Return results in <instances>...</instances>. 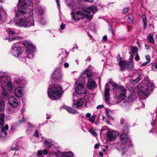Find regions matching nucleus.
Wrapping results in <instances>:
<instances>
[{"mask_svg":"<svg viewBox=\"0 0 157 157\" xmlns=\"http://www.w3.org/2000/svg\"><path fill=\"white\" fill-rule=\"evenodd\" d=\"M109 92V85L108 84H106L105 85L104 95L105 97V101L107 104H109V99H110V94Z\"/></svg>","mask_w":157,"mask_h":157,"instance_id":"dca6fc26","label":"nucleus"},{"mask_svg":"<svg viewBox=\"0 0 157 157\" xmlns=\"http://www.w3.org/2000/svg\"><path fill=\"white\" fill-rule=\"evenodd\" d=\"M133 20V16L132 14H130L128 15V22L130 24H132Z\"/></svg>","mask_w":157,"mask_h":157,"instance_id":"7c9ffc66","label":"nucleus"},{"mask_svg":"<svg viewBox=\"0 0 157 157\" xmlns=\"http://www.w3.org/2000/svg\"><path fill=\"white\" fill-rule=\"evenodd\" d=\"M14 81L17 84H19L22 82V78H17Z\"/></svg>","mask_w":157,"mask_h":157,"instance_id":"72a5a7b5","label":"nucleus"},{"mask_svg":"<svg viewBox=\"0 0 157 157\" xmlns=\"http://www.w3.org/2000/svg\"><path fill=\"white\" fill-rule=\"evenodd\" d=\"M90 97L86 95H85L84 98H82L83 101L85 103V106L86 107L87 104L89 102V100Z\"/></svg>","mask_w":157,"mask_h":157,"instance_id":"a878e982","label":"nucleus"},{"mask_svg":"<svg viewBox=\"0 0 157 157\" xmlns=\"http://www.w3.org/2000/svg\"><path fill=\"white\" fill-rule=\"evenodd\" d=\"M74 48L78 49V47L77 45H76L74 47Z\"/></svg>","mask_w":157,"mask_h":157,"instance_id":"774afa93","label":"nucleus"},{"mask_svg":"<svg viewBox=\"0 0 157 157\" xmlns=\"http://www.w3.org/2000/svg\"><path fill=\"white\" fill-rule=\"evenodd\" d=\"M138 51L137 48L136 46L132 47L130 48V51H129V53L132 55L137 52Z\"/></svg>","mask_w":157,"mask_h":157,"instance_id":"b1692460","label":"nucleus"},{"mask_svg":"<svg viewBox=\"0 0 157 157\" xmlns=\"http://www.w3.org/2000/svg\"><path fill=\"white\" fill-rule=\"evenodd\" d=\"M97 8L95 6H84L81 10L78 11L74 13H72V16L73 19L78 21L85 17L91 19L93 17V13L91 14V12H96Z\"/></svg>","mask_w":157,"mask_h":157,"instance_id":"f03ea898","label":"nucleus"},{"mask_svg":"<svg viewBox=\"0 0 157 157\" xmlns=\"http://www.w3.org/2000/svg\"><path fill=\"white\" fill-rule=\"evenodd\" d=\"M148 40L151 43H153L154 44V40L153 37V34L151 33H150L147 38Z\"/></svg>","mask_w":157,"mask_h":157,"instance_id":"c85d7f7f","label":"nucleus"},{"mask_svg":"<svg viewBox=\"0 0 157 157\" xmlns=\"http://www.w3.org/2000/svg\"><path fill=\"white\" fill-rule=\"evenodd\" d=\"M86 2H92L94 0H85Z\"/></svg>","mask_w":157,"mask_h":157,"instance_id":"69168bd1","label":"nucleus"},{"mask_svg":"<svg viewBox=\"0 0 157 157\" xmlns=\"http://www.w3.org/2000/svg\"><path fill=\"white\" fill-rule=\"evenodd\" d=\"M8 103L11 107L14 108L17 107L21 105L19 98L14 96H12L10 98Z\"/></svg>","mask_w":157,"mask_h":157,"instance_id":"9b49d317","label":"nucleus"},{"mask_svg":"<svg viewBox=\"0 0 157 157\" xmlns=\"http://www.w3.org/2000/svg\"><path fill=\"white\" fill-rule=\"evenodd\" d=\"M56 3L57 4V6L59 8H60V4L59 3V0H56Z\"/></svg>","mask_w":157,"mask_h":157,"instance_id":"864d4df0","label":"nucleus"},{"mask_svg":"<svg viewBox=\"0 0 157 157\" xmlns=\"http://www.w3.org/2000/svg\"><path fill=\"white\" fill-rule=\"evenodd\" d=\"M141 17L142 19V22L144 25V28L146 29L147 25V19L146 16L144 14H143L142 15Z\"/></svg>","mask_w":157,"mask_h":157,"instance_id":"5701e85b","label":"nucleus"},{"mask_svg":"<svg viewBox=\"0 0 157 157\" xmlns=\"http://www.w3.org/2000/svg\"><path fill=\"white\" fill-rule=\"evenodd\" d=\"M135 59L137 61L140 60V57L138 54H136V56L135 58Z\"/></svg>","mask_w":157,"mask_h":157,"instance_id":"49530a36","label":"nucleus"},{"mask_svg":"<svg viewBox=\"0 0 157 157\" xmlns=\"http://www.w3.org/2000/svg\"><path fill=\"white\" fill-rule=\"evenodd\" d=\"M122 130V134L121 136V141L123 143H126V144L129 145V143H131V140L128 137L127 133L128 132V128L127 126L124 128ZM132 145V144L130 143L129 146H131Z\"/></svg>","mask_w":157,"mask_h":157,"instance_id":"1a4fd4ad","label":"nucleus"},{"mask_svg":"<svg viewBox=\"0 0 157 157\" xmlns=\"http://www.w3.org/2000/svg\"><path fill=\"white\" fill-rule=\"evenodd\" d=\"M96 117V115H94L92 116V117L89 119V120L92 123H94L95 120V118Z\"/></svg>","mask_w":157,"mask_h":157,"instance_id":"4c0bfd02","label":"nucleus"},{"mask_svg":"<svg viewBox=\"0 0 157 157\" xmlns=\"http://www.w3.org/2000/svg\"><path fill=\"white\" fill-rule=\"evenodd\" d=\"M43 144L47 148H50L52 145V141L49 139H45L42 137Z\"/></svg>","mask_w":157,"mask_h":157,"instance_id":"6ab92c4d","label":"nucleus"},{"mask_svg":"<svg viewBox=\"0 0 157 157\" xmlns=\"http://www.w3.org/2000/svg\"><path fill=\"white\" fill-rule=\"evenodd\" d=\"M9 33L10 34H14L15 32L11 30V31H10L9 32Z\"/></svg>","mask_w":157,"mask_h":157,"instance_id":"e2e57ef3","label":"nucleus"},{"mask_svg":"<svg viewBox=\"0 0 157 157\" xmlns=\"http://www.w3.org/2000/svg\"><path fill=\"white\" fill-rule=\"evenodd\" d=\"M99 146V144H97L94 145V148L95 149L98 148Z\"/></svg>","mask_w":157,"mask_h":157,"instance_id":"bf43d9fd","label":"nucleus"},{"mask_svg":"<svg viewBox=\"0 0 157 157\" xmlns=\"http://www.w3.org/2000/svg\"><path fill=\"white\" fill-rule=\"evenodd\" d=\"M0 85L3 98L5 99H8L10 93L13 90V86L10 77L6 76L5 72H0Z\"/></svg>","mask_w":157,"mask_h":157,"instance_id":"f257e3e1","label":"nucleus"},{"mask_svg":"<svg viewBox=\"0 0 157 157\" xmlns=\"http://www.w3.org/2000/svg\"><path fill=\"white\" fill-rule=\"evenodd\" d=\"M39 132L38 131L36 130L33 134L34 136L36 138H38L39 137Z\"/></svg>","mask_w":157,"mask_h":157,"instance_id":"c03bdc74","label":"nucleus"},{"mask_svg":"<svg viewBox=\"0 0 157 157\" xmlns=\"http://www.w3.org/2000/svg\"><path fill=\"white\" fill-rule=\"evenodd\" d=\"M130 59V62L126 63L125 67V68H127L128 70H130L134 67L133 57H131Z\"/></svg>","mask_w":157,"mask_h":157,"instance_id":"aec40b11","label":"nucleus"},{"mask_svg":"<svg viewBox=\"0 0 157 157\" xmlns=\"http://www.w3.org/2000/svg\"><path fill=\"white\" fill-rule=\"evenodd\" d=\"M89 132L94 136H97V133L92 129H90Z\"/></svg>","mask_w":157,"mask_h":157,"instance_id":"58836bf2","label":"nucleus"},{"mask_svg":"<svg viewBox=\"0 0 157 157\" xmlns=\"http://www.w3.org/2000/svg\"><path fill=\"white\" fill-rule=\"evenodd\" d=\"M146 59L147 60V62H148L149 63L150 61V57L149 56H147L145 57Z\"/></svg>","mask_w":157,"mask_h":157,"instance_id":"de8ad7c7","label":"nucleus"},{"mask_svg":"<svg viewBox=\"0 0 157 157\" xmlns=\"http://www.w3.org/2000/svg\"><path fill=\"white\" fill-rule=\"evenodd\" d=\"M40 156L43 153L44 155H47L48 153V151L47 150H44L42 151L40 150Z\"/></svg>","mask_w":157,"mask_h":157,"instance_id":"79ce46f5","label":"nucleus"},{"mask_svg":"<svg viewBox=\"0 0 157 157\" xmlns=\"http://www.w3.org/2000/svg\"><path fill=\"white\" fill-rule=\"evenodd\" d=\"M18 149V147L17 145L14 144L12 146L11 148L12 151H17Z\"/></svg>","mask_w":157,"mask_h":157,"instance_id":"473e14b6","label":"nucleus"},{"mask_svg":"<svg viewBox=\"0 0 157 157\" xmlns=\"http://www.w3.org/2000/svg\"><path fill=\"white\" fill-rule=\"evenodd\" d=\"M83 103V100L82 99H78L77 100H74V106L77 108L81 107Z\"/></svg>","mask_w":157,"mask_h":157,"instance_id":"412c9836","label":"nucleus"},{"mask_svg":"<svg viewBox=\"0 0 157 157\" xmlns=\"http://www.w3.org/2000/svg\"><path fill=\"white\" fill-rule=\"evenodd\" d=\"M47 23L46 21H45V19L44 18H41V19H40V24H42L44 25Z\"/></svg>","mask_w":157,"mask_h":157,"instance_id":"e433bc0d","label":"nucleus"},{"mask_svg":"<svg viewBox=\"0 0 157 157\" xmlns=\"http://www.w3.org/2000/svg\"><path fill=\"white\" fill-rule=\"evenodd\" d=\"M9 128V126L7 124L5 125L4 127L3 125L0 124V136L2 137H5L7 135L6 131Z\"/></svg>","mask_w":157,"mask_h":157,"instance_id":"2eb2a0df","label":"nucleus"},{"mask_svg":"<svg viewBox=\"0 0 157 157\" xmlns=\"http://www.w3.org/2000/svg\"><path fill=\"white\" fill-rule=\"evenodd\" d=\"M129 8L128 7L124 8L123 10V12H124V13H126L128 12V11Z\"/></svg>","mask_w":157,"mask_h":157,"instance_id":"09e8293b","label":"nucleus"},{"mask_svg":"<svg viewBox=\"0 0 157 157\" xmlns=\"http://www.w3.org/2000/svg\"><path fill=\"white\" fill-rule=\"evenodd\" d=\"M103 106H104V105H98L97 107L96 108H97V109H99L101 108H102L103 107Z\"/></svg>","mask_w":157,"mask_h":157,"instance_id":"3c124183","label":"nucleus"},{"mask_svg":"<svg viewBox=\"0 0 157 157\" xmlns=\"http://www.w3.org/2000/svg\"><path fill=\"white\" fill-rule=\"evenodd\" d=\"M82 75H86L88 79L87 86L89 89L94 88L96 86L95 82L94 80H90L91 76V72L90 70L86 69L82 72Z\"/></svg>","mask_w":157,"mask_h":157,"instance_id":"6e6552de","label":"nucleus"},{"mask_svg":"<svg viewBox=\"0 0 157 157\" xmlns=\"http://www.w3.org/2000/svg\"><path fill=\"white\" fill-rule=\"evenodd\" d=\"M24 89L21 86L17 87L14 90V94L17 97H21L23 95Z\"/></svg>","mask_w":157,"mask_h":157,"instance_id":"f3484780","label":"nucleus"},{"mask_svg":"<svg viewBox=\"0 0 157 157\" xmlns=\"http://www.w3.org/2000/svg\"><path fill=\"white\" fill-rule=\"evenodd\" d=\"M5 108L4 101L3 100H0V112L4 110Z\"/></svg>","mask_w":157,"mask_h":157,"instance_id":"bb28decb","label":"nucleus"},{"mask_svg":"<svg viewBox=\"0 0 157 157\" xmlns=\"http://www.w3.org/2000/svg\"><path fill=\"white\" fill-rule=\"evenodd\" d=\"M126 64V63L123 60H121L119 62V64L121 70H123L125 68Z\"/></svg>","mask_w":157,"mask_h":157,"instance_id":"393cba45","label":"nucleus"},{"mask_svg":"<svg viewBox=\"0 0 157 157\" xmlns=\"http://www.w3.org/2000/svg\"><path fill=\"white\" fill-rule=\"evenodd\" d=\"M63 93L61 86L58 85L52 84L50 86L48 90L49 97L52 100L59 98Z\"/></svg>","mask_w":157,"mask_h":157,"instance_id":"7ed1b4c3","label":"nucleus"},{"mask_svg":"<svg viewBox=\"0 0 157 157\" xmlns=\"http://www.w3.org/2000/svg\"><path fill=\"white\" fill-rule=\"evenodd\" d=\"M66 109L68 112L71 113L75 114L77 113V111H76L72 109L70 107H67Z\"/></svg>","mask_w":157,"mask_h":157,"instance_id":"c756f323","label":"nucleus"},{"mask_svg":"<svg viewBox=\"0 0 157 157\" xmlns=\"http://www.w3.org/2000/svg\"><path fill=\"white\" fill-rule=\"evenodd\" d=\"M126 89L124 87L120 88L118 93V95L119 98L121 100H123L125 98L126 95Z\"/></svg>","mask_w":157,"mask_h":157,"instance_id":"a211bd4d","label":"nucleus"},{"mask_svg":"<svg viewBox=\"0 0 157 157\" xmlns=\"http://www.w3.org/2000/svg\"><path fill=\"white\" fill-rule=\"evenodd\" d=\"M20 60L23 62H25L26 61V59L25 57L22 58L20 59Z\"/></svg>","mask_w":157,"mask_h":157,"instance_id":"6e6d98bb","label":"nucleus"},{"mask_svg":"<svg viewBox=\"0 0 157 157\" xmlns=\"http://www.w3.org/2000/svg\"><path fill=\"white\" fill-rule=\"evenodd\" d=\"M10 109H8V113H13V111H10Z\"/></svg>","mask_w":157,"mask_h":157,"instance_id":"338daca9","label":"nucleus"},{"mask_svg":"<svg viewBox=\"0 0 157 157\" xmlns=\"http://www.w3.org/2000/svg\"><path fill=\"white\" fill-rule=\"evenodd\" d=\"M108 138L109 141L115 140L118 135V132L114 131H108L106 134Z\"/></svg>","mask_w":157,"mask_h":157,"instance_id":"ddd939ff","label":"nucleus"},{"mask_svg":"<svg viewBox=\"0 0 157 157\" xmlns=\"http://www.w3.org/2000/svg\"><path fill=\"white\" fill-rule=\"evenodd\" d=\"M82 79H83V81L82 83L80 84H79L77 87L75 88V93L73 94V97L74 98H75V97H78V96H77V95H80L85 93V89L82 84L85 81L84 76H81L78 79V81H80Z\"/></svg>","mask_w":157,"mask_h":157,"instance_id":"0eeeda50","label":"nucleus"},{"mask_svg":"<svg viewBox=\"0 0 157 157\" xmlns=\"http://www.w3.org/2000/svg\"><path fill=\"white\" fill-rule=\"evenodd\" d=\"M30 2L29 0H19L18 4V11L16 13L17 17H21L26 13V9L29 5Z\"/></svg>","mask_w":157,"mask_h":157,"instance_id":"423d86ee","label":"nucleus"},{"mask_svg":"<svg viewBox=\"0 0 157 157\" xmlns=\"http://www.w3.org/2000/svg\"><path fill=\"white\" fill-rule=\"evenodd\" d=\"M19 39V37H12L11 38V40H18Z\"/></svg>","mask_w":157,"mask_h":157,"instance_id":"13d9d810","label":"nucleus"},{"mask_svg":"<svg viewBox=\"0 0 157 157\" xmlns=\"http://www.w3.org/2000/svg\"><path fill=\"white\" fill-rule=\"evenodd\" d=\"M149 63L147 61L146 62L142 64L141 65V66L142 67H144L146 66V65H147V64H148Z\"/></svg>","mask_w":157,"mask_h":157,"instance_id":"8fccbe9b","label":"nucleus"},{"mask_svg":"<svg viewBox=\"0 0 157 157\" xmlns=\"http://www.w3.org/2000/svg\"><path fill=\"white\" fill-rule=\"evenodd\" d=\"M15 24L20 27H29L34 26V23L33 17L30 15L26 18H18L15 21Z\"/></svg>","mask_w":157,"mask_h":157,"instance_id":"39448f33","label":"nucleus"},{"mask_svg":"<svg viewBox=\"0 0 157 157\" xmlns=\"http://www.w3.org/2000/svg\"><path fill=\"white\" fill-rule=\"evenodd\" d=\"M34 127V126L32 124H31L29 123V126L28 128H32Z\"/></svg>","mask_w":157,"mask_h":157,"instance_id":"603ef678","label":"nucleus"},{"mask_svg":"<svg viewBox=\"0 0 157 157\" xmlns=\"http://www.w3.org/2000/svg\"><path fill=\"white\" fill-rule=\"evenodd\" d=\"M154 88L153 84L149 81L143 80L140 85V92L144 95L148 96Z\"/></svg>","mask_w":157,"mask_h":157,"instance_id":"20e7f679","label":"nucleus"},{"mask_svg":"<svg viewBox=\"0 0 157 157\" xmlns=\"http://www.w3.org/2000/svg\"><path fill=\"white\" fill-rule=\"evenodd\" d=\"M109 82L114 88H116L118 87L116 83L113 82L112 81H110Z\"/></svg>","mask_w":157,"mask_h":157,"instance_id":"37998d69","label":"nucleus"},{"mask_svg":"<svg viewBox=\"0 0 157 157\" xmlns=\"http://www.w3.org/2000/svg\"><path fill=\"white\" fill-rule=\"evenodd\" d=\"M47 117H46V119H49L50 118V116L49 114H48V113H47Z\"/></svg>","mask_w":157,"mask_h":157,"instance_id":"0e129e2a","label":"nucleus"},{"mask_svg":"<svg viewBox=\"0 0 157 157\" xmlns=\"http://www.w3.org/2000/svg\"><path fill=\"white\" fill-rule=\"evenodd\" d=\"M156 117H153L151 122V124L152 126L154 127L155 125Z\"/></svg>","mask_w":157,"mask_h":157,"instance_id":"ea45409f","label":"nucleus"},{"mask_svg":"<svg viewBox=\"0 0 157 157\" xmlns=\"http://www.w3.org/2000/svg\"><path fill=\"white\" fill-rule=\"evenodd\" d=\"M21 49L19 43H16L13 45L11 51L12 54L15 57H18L21 53Z\"/></svg>","mask_w":157,"mask_h":157,"instance_id":"9d476101","label":"nucleus"},{"mask_svg":"<svg viewBox=\"0 0 157 157\" xmlns=\"http://www.w3.org/2000/svg\"><path fill=\"white\" fill-rule=\"evenodd\" d=\"M109 111H107V110H106V112H105V113H106V116L109 117V119H113V118L112 117L110 116L109 114Z\"/></svg>","mask_w":157,"mask_h":157,"instance_id":"a18cd8bd","label":"nucleus"},{"mask_svg":"<svg viewBox=\"0 0 157 157\" xmlns=\"http://www.w3.org/2000/svg\"><path fill=\"white\" fill-rule=\"evenodd\" d=\"M145 48L147 49H150L149 46L146 44H145Z\"/></svg>","mask_w":157,"mask_h":157,"instance_id":"5fc2aeb1","label":"nucleus"},{"mask_svg":"<svg viewBox=\"0 0 157 157\" xmlns=\"http://www.w3.org/2000/svg\"><path fill=\"white\" fill-rule=\"evenodd\" d=\"M72 156L73 154L70 151L67 153H64L62 155V157H72Z\"/></svg>","mask_w":157,"mask_h":157,"instance_id":"cd10ccee","label":"nucleus"},{"mask_svg":"<svg viewBox=\"0 0 157 157\" xmlns=\"http://www.w3.org/2000/svg\"><path fill=\"white\" fill-rule=\"evenodd\" d=\"M107 36L106 35H105L103 37L102 40H103L104 41H105L107 40Z\"/></svg>","mask_w":157,"mask_h":157,"instance_id":"4d7b16f0","label":"nucleus"},{"mask_svg":"<svg viewBox=\"0 0 157 157\" xmlns=\"http://www.w3.org/2000/svg\"><path fill=\"white\" fill-rule=\"evenodd\" d=\"M45 13V9L44 7H40V15H43Z\"/></svg>","mask_w":157,"mask_h":157,"instance_id":"f704fd0d","label":"nucleus"},{"mask_svg":"<svg viewBox=\"0 0 157 157\" xmlns=\"http://www.w3.org/2000/svg\"><path fill=\"white\" fill-rule=\"evenodd\" d=\"M152 68L154 71H157V64L155 63H153L152 65Z\"/></svg>","mask_w":157,"mask_h":157,"instance_id":"c9c22d12","label":"nucleus"},{"mask_svg":"<svg viewBox=\"0 0 157 157\" xmlns=\"http://www.w3.org/2000/svg\"><path fill=\"white\" fill-rule=\"evenodd\" d=\"M65 25L62 23L60 25L59 31L62 32V30L64 29Z\"/></svg>","mask_w":157,"mask_h":157,"instance_id":"a19ab883","label":"nucleus"},{"mask_svg":"<svg viewBox=\"0 0 157 157\" xmlns=\"http://www.w3.org/2000/svg\"><path fill=\"white\" fill-rule=\"evenodd\" d=\"M24 44L26 48V51L29 55L32 54L35 50L34 45L30 41L26 40L24 41Z\"/></svg>","mask_w":157,"mask_h":157,"instance_id":"f8f14e48","label":"nucleus"},{"mask_svg":"<svg viewBox=\"0 0 157 157\" xmlns=\"http://www.w3.org/2000/svg\"><path fill=\"white\" fill-rule=\"evenodd\" d=\"M86 116L87 117H90L91 116V114L90 113H87L86 114Z\"/></svg>","mask_w":157,"mask_h":157,"instance_id":"680f3d73","label":"nucleus"},{"mask_svg":"<svg viewBox=\"0 0 157 157\" xmlns=\"http://www.w3.org/2000/svg\"><path fill=\"white\" fill-rule=\"evenodd\" d=\"M141 79L142 78L141 76L139 75L136 78L132 79L131 81V82L133 84H136L138 83Z\"/></svg>","mask_w":157,"mask_h":157,"instance_id":"4be33fe9","label":"nucleus"},{"mask_svg":"<svg viewBox=\"0 0 157 157\" xmlns=\"http://www.w3.org/2000/svg\"><path fill=\"white\" fill-rule=\"evenodd\" d=\"M69 64L67 63H65L64 64V66L65 67H69Z\"/></svg>","mask_w":157,"mask_h":157,"instance_id":"052dcab7","label":"nucleus"},{"mask_svg":"<svg viewBox=\"0 0 157 157\" xmlns=\"http://www.w3.org/2000/svg\"><path fill=\"white\" fill-rule=\"evenodd\" d=\"M62 74L60 70L56 69L52 75V78L56 80H60L62 78Z\"/></svg>","mask_w":157,"mask_h":157,"instance_id":"4468645a","label":"nucleus"},{"mask_svg":"<svg viewBox=\"0 0 157 157\" xmlns=\"http://www.w3.org/2000/svg\"><path fill=\"white\" fill-rule=\"evenodd\" d=\"M5 117L2 114H0V124L3 125V123L4 122Z\"/></svg>","mask_w":157,"mask_h":157,"instance_id":"2f4dec72","label":"nucleus"}]
</instances>
